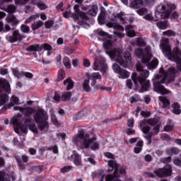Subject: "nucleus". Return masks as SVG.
<instances>
[{"label":"nucleus","instance_id":"obj_40","mask_svg":"<svg viewBox=\"0 0 181 181\" xmlns=\"http://www.w3.org/2000/svg\"><path fill=\"white\" fill-rule=\"evenodd\" d=\"M1 87L5 90L6 93H9L11 90V85L8 81H5L1 83Z\"/></svg>","mask_w":181,"mask_h":181},{"label":"nucleus","instance_id":"obj_63","mask_svg":"<svg viewBox=\"0 0 181 181\" xmlns=\"http://www.w3.org/2000/svg\"><path fill=\"white\" fill-rule=\"evenodd\" d=\"M44 45V50H47L49 52H52L53 50V47L52 45H49L48 43H45Z\"/></svg>","mask_w":181,"mask_h":181},{"label":"nucleus","instance_id":"obj_53","mask_svg":"<svg viewBox=\"0 0 181 181\" xmlns=\"http://www.w3.org/2000/svg\"><path fill=\"white\" fill-rule=\"evenodd\" d=\"M141 130L142 131L143 134L145 135H148L151 132V127L146 126L141 128Z\"/></svg>","mask_w":181,"mask_h":181},{"label":"nucleus","instance_id":"obj_35","mask_svg":"<svg viewBox=\"0 0 181 181\" xmlns=\"http://www.w3.org/2000/svg\"><path fill=\"white\" fill-rule=\"evenodd\" d=\"M66 77V72L64 71V69H59L58 71V76H57V81H62V80H64V78Z\"/></svg>","mask_w":181,"mask_h":181},{"label":"nucleus","instance_id":"obj_19","mask_svg":"<svg viewBox=\"0 0 181 181\" xmlns=\"http://www.w3.org/2000/svg\"><path fill=\"white\" fill-rule=\"evenodd\" d=\"M37 124L38 125V129L41 132H47V131H49V126L47 120Z\"/></svg>","mask_w":181,"mask_h":181},{"label":"nucleus","instance_id":"obj_57","mask_svg":"<svg viewBox=\"0 0 181 181\" xmlns=\"http://www.w3.org/2000/svg\"><path fill=\"white\" fill-rule=\"evenodd\" d=\"M124 59H126V60H131L132 59V57L131 56V53L128 51H125L123 54Z\"/></svg>","mask_w":181,"mask_h":181},{"label":"nucleus","instance_id":"obj_23","mask_svg":"<svg viewBox=\"0 0 181 181\" xmlns=\"http://www.w3.org/2000/svg\"><path fill=\"white\" fill-rule=\"evenodd\" d=\"M66 84V90L70 91L72 88H74V82L71 78L69 77L66 80L64 81V86Z\"/></svg>","mask_w":181,"mask_h":181},{"label":"nucleus","instance_id":"obj_15","mask_svg":"<svg viewBox=\"0 0 181 181\" xmlns=\"http://www.w3.org/2000/svg\"><path fill=\"white\" fill-rule=\"evenodd\" d=\"M148 125L153 127V132L156 133V135H158L160 132V123L159 119L157 118H150L147 119Z\"/></svg>","mask_w":181,"mask_h":181},{"label":"nucleus","instance_id":"obj_32","mask_svg":"<svg viewBox=\"0 0 181 181\" xmlns=\"http://www.w3.org/2000/svg\"><path fill=\"white\" fill-rule=\"evenodd\" d=\"M11 71L15 77L19 78L20 77H23V71H19L18 68H12Z\"/></svg>","mask_w":181,"mask_h":181},{"label":"nucleus","instance_id":"obj_11","mask_svg":"<svg viewBox=\"0 0 181 181\" xmlns=\"http://www.w3.org/2000/svg\"><path fill=\"white\" fill-rule=\"evenodd\" d=\"M26 36L21 34L19 30H15L13 31L12 35H8L6 37V40L10 42V43H16V42H22L23 39H25Z\"/></svg>","mask_w":181,"mask_h":181},{"label":"nucleus","instance_id":"obj_49","mask_svg":"<svg viewBox=\"0 0 181 181\" xmlns=\"http://www.w3.org/2000/svg\"><path fill=\"white\" fill-rule=\"evenodd\" d=\"M6 101H8V94H2L0 97V102L2 104V105H4V104H5Z\"/></svg>","mask_w":181,"mask_h":181},{"label":"nucleus","instance_id":"obj_17","mask_svg":"<svg viewBox=\"0 0 181 181\" xmlns=\"http://www.w3.org/2000/svg\"><path fill=\"white\" fill-rule=\"evenodd\" d=\"M15 158L20 168H23L25 166L23 163H28L29 162V157L25 155L22 156L21 158V156H16Z\"/></svg>","mask_w":181,"mask_h":181},{"label":"nucleus","instance_id":"obj_7","mask_svg":"<svg viewBox=\"0 0 181 181\" xmlns=\"http://www.w3.org/2000/svg\"><path fill=\"white\" fill-rule=\"evenodd\" d=\"M162 52L164 56L168 59V60H170L171 62H175V56L177 54V47H174L172 52V47H170L168 44H162Z\"/></svg>","mask_w":181,"mask_h":181},{"label":"nucleus","instance_id":"obj_52","mask_svg":"<svg viewBox=\"0 0 181 181\" xmlns=\"http://www.w3.org/2000/svg\"><path fill=\"white\" fill-rule=\"evenodd\" d=\"M122 16H124V12L121 11L120 13H117L115 16V19H117V18H118L120 22H125V18H124Z\"/></svg>","mask_w":181,"mask_h":181},{"label":"nucleus","instance_id":"obj_5","mask_svg":"<svg viewBox=\"0 0 181 181\" xmlns=\"http://www.w3.org/2000/svg\"><path fill=\"white\" fill-rule=\"evenodd\" d=\"M103 47L105 49V53L111 59H115L116 62L120 64V66H124L125 64V61L124 57H122V53L118 49H112V41L111 40H107L103 42Z\"/></svg>","mask_w":181,"mask_h":181},{"label":"nucleus","instance_id":"obj_36","mask_svg":"<svg viewBox=\"0 0 181 181\" xmlns=\"http://www.w3.org/2000/svg\"><path fill=\"white\" fill-rule=\"evenodd\" d=\"M28 128L30 131H31V132H33V134H39V130L37 129V127H36V124L35 122H30Z\"/></svg>","mask_w":181,"mask_h":181},{"label":"nucleus","instance_id":"obj_42","mask_svg":"<svg viewBox=\"0 0 181 181\" xmlns=\"http://www.w3.org/2000/svg\"><path fill=\"white\" fill-rule=\"evenodd\" d=\"M20 29L23 33H29L30 32V27L25 24L21 25Z\"/></svg>","mask_w":181,"mask_h":181},{"label":"nucleus","instance_id":"obj_4","mask_svg":"<svg viewBox=\"0 0 181 181\" xmlns=\"http://www.w3.org/2000/svg\"><path fill=\"white\" fill-rule=\"evenodd\" d=\"M135 54L139 57V59H141L144 64H147V67L150 70H152V69H156L159 64V60L156 59H154L151 62L152 54H151V52L148 50L145 52L144 49L138 48L135 51Z\"/></svg>","mask_w":181,"mask_h":181},{"label":"nucleus","instance_id":"obj_33","mask_svg":"<svg viewBox=\"0 0 181 181\" xmlns=\"http://www.w3.org/2000/svg\"><path fill=\"white\" fill-rule=\"evenodd\" d=\"M99 25H105V12H102L98 17Z\"/></svg>","mask_w":181,"mask_h":181},{"label":"nucleus","instance_id":"obj_14","mask_svg":"<svg viewBox=\"0 0 181 181\" xmlns=\"http://www.w3.org/2000/svg\"><path fill=\"white\" fill-rule=\"evenodd\" d=\"M33 118L36 124L43 122L44 121H47V116L46 115V112H45L43 109L37 110L34 114Z\"/></svg>","mask_w":181,"mask_h":181},{"label":"nucleus","instance_id":"obj_62","mask_svg":"<svg viewBox=\"0 0 181 181\" xmlns=\"http://www.w3.org/2000/svg\"><path fill=\"white\" fill-rule=\"evenodd\" d=\"M130 103L131 104H134V103H138V101H142V99H140L139 98H135L134 96H132L130 98Z\"/></svg>","mask_w":181,"mask_h":181},{"label":"nucleus","instance_id":"obj_38","mask_svg":"<svg viewBox=\"0 0 181 181\" xmlns=\"http://www.w3.org/2000/svg\"><path fill=\"white\" fill-rule=\"evenodd\" d=\"M39 15L38 14H35V15H32L30 16L28 19H26L25 21V25H28L29 23H31L32 22H33V21H36L37 18H39Z\"/></svg>","mask_w":181,"mask_h":181},{"label":"nucleus","instance_id":"obj_41","mask_svg":"<svg viewBox=\"0 0 181 181\" xmlns=\"http://www.w3.org/2000/svg\"><path fill=\"white\" fill-rule=\"evenodd\" d=\"M63 63H64V66H65L66 69H71V64L70 63V58H69V57H65L64 58Z\"/></svg>","mask_w":181,"mask_h":181},{"label":"nucleus","instance_id":"obj_48","mask_svg":"<svg viewBox=\"0 0 181 181\" xmlns=\"http://www.w3.org/2000/svg\"><path fill=\"white\" fill-rule=\"evenodd\" d=\"M180 150L176 147H173L170 149V155H179Z\"/></svg>","mask_w":181,"mask_h":181},{"label":"nucleus","instance_id":"obj_64","mask_svg":"<svg viewBox=\"0 0 181 181\" xmlns=\"http://www.w3.org/2000/svg\"><path fill=\"white\" fill-rule=\"evenodd\" d=\"M127 35L129 37H135L136 36V33L134 30H129L127 33Z\"/></svg>","mask_w":181,"mask_h":181},{"label":"nucleus","instance_id":"obj_45","mask_svg":"<svg viewBox=\"0 0 181 181\" xmlns=\"http://www.w3.org/2000/svg\"><path fill=\"white\" fill-rule=\"evenodd\" d=\"M163 35L164 36H173V37H175V36H176V32H175L172 30H168L166 31H164L163 33Z\"/></svg>","mask_w":181,"mask_h":181},{"label":"nucleus","instance_id":"obj_6","mask_svg":"<svg viewBox=\"0 0 181 181\" xmlns=\"http://www.w3.org/2000/svg\"><path fill=\"white\" fill-rule=\"evenodd\" d=\"M107 165L109 168H111L107 170L108 173L112 172V170H115V171H114V175L111 174H108L106 176V178H105L106 181L119 180L118 177H119L120 176H122V175H125V169L122 166H120L119 165H118L117 161L110 160L108 161Z\"/></svg>","mask_w":181,"mask_h":181},{"label":"nucleus","instance_id":"obj_9","mask_svg":"<svg viewBox=\"0 0 181 181\" xmlns=\"http://www.w3.org/2000/svg\"><path fill=\"white\" fill-rule=\"evenodd\" d=\"M11 124L13 125L14 132L16 134H21V132L23 134H28V131H29V126L21 123L19 122V119L16 117H13L11 120Z\"/></svg>","mask_w":181,"mask_h":181},{"label":"nucleus","instance_id":"obj_31","mask_svg":"<svg viewBox=\"0 0 181 181\" xmlns=\"http://www.w3.org/2000/svg\"><path fill=\"white\" fill-rule=\"evenodd\" d=\"M70 98H71V92H65L61 96V101H70Z\"/></svg>","mask_w":181,"mask_h":181},{"label":"nucleus","instance_id":"obj_54","mask_svg":"<svg viewBox=\"0 0 181 181\" xmlns=\"http://www.w3.org/2000/svg\"><path fill=\"white\" fill-rule=\"evenodd\" d=\"M7 9L9 13H15V12H16V7L15 5H8Z\"/></svg>","mask_w":181,"mask_h":181},{"label":"nucleus","instance_id":"obj_61","mask_svg":"<svg viewBox=\"0 0 181 181\" xmlns=\"http://www.w3.org/2000/svg\"><path fill=\"white\" fill-rule=\"evenodd\" d=\"M152 113H151V112H146L142 110L141 112V117H144V118H149V117H151Z\"/></svg>","mask_w":181,"mask_h":181},{"label":"nucleus","instance_id":"obj_47","mask_svg":"<svg viewBox=\"0 0 181 181\" xmlns=\"http://www.w3.org/2000/svg\"><path fill=\"white\" fill-rule=\"evenodd\" d=\"M37 6L40 9V11H45L48 8L47 5L45 4L43 1H42V0L41 1H40V4H38Z\"/></svg>","mask_w":181,"mask_h":181},{"label":"nucleus","instance_id":"obj_2","mask_svg":"<svg viewBox=\"0 0 181 181\" xmlns=\"http://www.w3.org/2000/svg\"><path fill=\"white\" fill-rule=\"evenodd\" d=\"M176 6L173 4H168L167 6L164 4H160L157 6L155 12L156 19H178L180 15L176 11Z\"/></svg>","mask_w":181,"mask_h":181},{"label":"nucleus","instance_id":"obj_30","mask_svg":"<svg viewBox=\"0 0 181 181\" xmlns=\"http://www.w3.org/2000/svg\"><path fill=\"white\" fill-rule=\"evenodd\" d=\"M8 23H11V26H16L19 23V20L16 19L15 15H13L8 18Z\"/></svg>","mask_w":181,"mask_h":181},{"label":"nucleus","instance_id":"obj_29","mask_svg":"<svg viewBox=\"0 0 181 181\" xmlns=\"http://www.w3.org/2000/svg\"><path fill=\"white\" fill-rule=\"evenodd\" d=\"M37 49H39V44L31 45L28 46L25 50L26 52H30L32 54H36L37 52Z\"/></svg>","mask_w":181,"mask_h":181},{"label":"nucleus","instance_id":"obj_12","mask_svg":"<svg viewBox=\"0 0 181 181\" xmlns=\"http://www.w3.org/2000/svg\"><path fill=\"white\" fill-rule=\"evenodd\" d=\"M93 69L100 70L103 74H105L107 72V63L105 62V59L103 58H100L95 60Z\"/></svg>","mask_w":181,"mask_h":181},{"label":"nucleus","instance_id":"obj_25","mask_svg":"<svg viewBox=\"0 0 181 181\" xmlns=\"http://www.w3.org/2000/svg\"><path fill=\"white\" fill-rule=\"evenodd\" d=\"M43 25H45V23L40 20L37 21H34L33 23L31 25V29L33 32H35V30L40 29V28H42Z\"/></svg>","mask_w":181,"mask_h":181},{"label":"nucleus","instance_id":"obj_13","mask_svg":"<svg viewBox=\"0 0 181 181\" xmlns=\"http://www.w3.org/2000/svg\"><path fill=\"white\" fill-rule=\"evenodd\" d=\"M112 69L115 73L119 74V78H128L129 77V72L125 69H122L118 64H113Z\"/></svg>","mask_w":181,"mask_h":181},{"label":"nucleus","instance_id":"obj_26","mask_svg":"<svg viewBox=\"0 0 181 181\" xmlns=\"http://www.w3.org/2000/svg\"><path fill=\"white\" fill-rule=\"evenodd\" d=\"M173 113L176 115H180L181 110H180V104L179 103L175 102L172 105Z\"/></svg>","mask_w":181,"mask_h":181},{"label":"nucleus","instance_id":"obj_16","mask_svg":"<svg viewBox=\"0 0 181 181\" xmlns=\"http://www.w3.org/2000/svg\"><path fill=\"white\" fill-rule=\"evenodd\" d=\"M153 91H155L156 93H158L162 95H165L170 93V90L166 89L165 86L160 84V83L154 81L153 82Z\"/></svg>","mask_w":181,"mask_h":181},{"label":"nucleus","instance_id":"obj_56","mask_svg":"<svg viewBox=\"0 0 181 181\" xmlns=\"http://www.w3.org/2000/svg\"><path fill=\"white\" fill-rule=\"evenodd\" d=\"M71 170V166L66 165L64 166L63 168L61 169L62 173H67V172H70Z\"/></svg>","mask_w":181,"mask_h":181},{"label":"nucleus","instance_id":"obj_18","mask_svg":"<svg viewBox=\"0 0 181 181\" xmlns=\"http://www.w3.org/2000/svg\"><path fill=\"white\" fill-rule=\"evenodd\" d=\"M144 0H132L130 6L133 9H139L144 6Z\"/></svg>","mask_w":181,"mask_h":181},{"label":"nucleus","instance_id":"obj_20","mask_svg":"<svg viewBox=\"0 0 181 181\" xmlns=\"http://www.w3.org/2000/svg\"><path fill=\"white\" fill-rule=\"evenodd\" d=\"M178 52L177 54H175V62L177 64V69L179 70V71H181V50L179 49V47H177Z\"/></svg>","mask_w":181,"mask_h":181},{"label":"nucleus","instance_id":"obj_51","mask_svg":"<svg viewBox=\"0 0 181 181\" xmlns=\"http://www.w3.org/2000/svg\"><path fill=\"white\" fill-rule=\"evenodd\" d=\"M137 13L140 15V16H144L145 13H148V9L141 7L137 10Z\"/></svg>","mask_w":181,"mask_h":181},{"label":"nucleus","instance_id":"obj_39","mask_svg":"<svg viewBox=\"0 0 181 181\" xmlns=\"http://www.w3.org/2000/svg\"><path fill=\"white\" fill-rule=\"evenodd\" d=\"M156 135V133L153 132H151L150 133H148V134H147L145 138L147 141V144L148 145H151L152 144V137Z\"/></svg>","mask_w":181,"mask_h":181},{"label":"nucleus","instance_id":"obj_34","mask_svg":"<svg viewBox=\"0 0 181 181\" xmlns=\"http://www.w3.org/2000/svg\"><path fill=\"white\" fill-rule=\"evenodd\" d=\"M88 78H89V80H95L97 81V80H101V75L99 72H93Z\"/></svg>","mask_w":181,"mask_h":181},{"label":"nucleus","instance_id":"obj_60","mask_svg":"<svg viewBox=\"0 0 181 181\" xmlns=\"http://www.w3.org/2000/svg\"><path fill=\"white\" fill-rule=\"evenodd\" d=\"M90 149L92 151H97L98 149H100V144L98 142H95L91 146Z\"/></svg>","mask_w":181,"mask_h":181},{"label":"nucleus","instance_id":"obj_27","mask_svg":"<svg viewBox=\"0 0 181 181\" xmlns=\"http://www.w3.org/2000/svg\"><path fill=\"white\" fill-rule=\"evenodd\" d=\"M82 87L85 93H90V91H91V88L90 87V78L84 80Z\"/></svg>","mask_w":181,"mask_h":181},{"label":"nucleus","instance_id":"obj_21","mask_svg":"<svg viewBox=\"0 0 181 181\" xmlns=\"http://www.w3.org/2000/svg\"><path fill=\"white\" fill-rule=\"evenodd\" d=\"M158 100L163 103V108H167V109L170 108V100L166 98V97L159 96Z\"/></svg>","mask_w":181,"mask_h":181},{"label":"nucleus","instance_id":"obj_55","mask_svg":"<svg viewBox=\"0 0 181 181\" xmlns=\"http://www.w3.org/2000/svg\"><path fill=\"white\" fill-rule=\"evenodd\" d=\"M30 0H14L16 5H26Z\"/></svg>","mask_w":181,"mask_h":181},{"label":"nucleus","instance_id":"obj_58","mask_svg":"<svg viewBox=\"0 0 181 181\" xmlns=\"http://www.w3.org/2000/svg\"><path fill=\"white\" fill-rule=\"evenodd\" d=\"M104 155L107 159H115V156L112 153L105 152L104 153Z\"/></svg>","mask_w":181,"mask_h":181},{"label":"nucleus","instance_id":"obj_50","mask_svg":"<svg viewBox=\"0 0 181 181\" xmlns=\"http://www.w3.org/2000/svg\"><path fill=\"white\" fill-rule=\"evenodd\" d=\"M53 25H54V21L52 20L47 21L45 23V26L46 29H50Z\"/></svg>","mask_w":181,"mask_h":181},{"label":"nucleus","instance_id":"obj_8","mask_svg":"<svg viewBox=\"0 0 181 181\" xmlns=\"http://www.w3.org/2000/svg\"><path fill=\"white\" fill-rule=\"evenodd\" d=\"M157 177H170L173 173V168L170 164H166L163 168L154 170Z\"/></svg>","mask_w":181,"mask_h":181},{"label":"nucleus","instance_id":"obj_44","mask_svg":"<svg viewBox=\"0 0 181 181\" xmlns=\"http://www.w3.org/2000/svg\"><path fill=\"white\" fill-rule=\"evenodd\" d=\"M0 181H11L9 175H5V173L0 172Z\"/></svg>","mask_w":181,"mask_h":181},{"label":"nucleus","instance_id":"obj_10","mask_svg":"<svg viewBox=\"0 0 181 181\" xmlns=\"http://www.w3.org/2000/svg\"><path fill=\"white\" fill-rule=\"evenodd\" d=\"M14 110H18L20 112L24 114V123L28 124L32 122V117H30L31 114H33V109L32 107H15Z\"/></svg>","mask_w":181,"mask_h":181},{"label":"nucleus","instance_id":"obj_43","mask_svg":"<svg viewBox=\"0 0 181 181\" xmlns=\"http://www.w3.org/2000/svg\"><path fill=\"white\" fill-rule=\"evenodd\" d=\"M43 165H34L32 167V170L33 172H37L38 173H40V172H43Z\"/></svg>","mask_w":181,"mask_h":181},{"label":"nucleus","instance_id":"obj_1","mask_svg":"<svg viewBox=\"0 0 181 181\" xmlns=\"http://www.w3.org/2000/svg\"><path fill=\"white\" fill-rule=\"evenodd\" d=\"M74 12L71 13L72 19L76 22L78 21V25L80 26H87V28H90V24L88 23V21H90V18L88 15L91 16H97V12H98V6L97 5H93L91 8L88 11L87 13L84 11H81L80 10V5L76 4L74 6Z\"/></svg>","mask_w":181,"mask_h":181},{"label":"nucleus","instance_id":"obj_59","mask_svg":"<svg viewBox=\"0 0 181 181\" xmlns=\"http://www.w3.org/2000/svg\"><path fill=\"white\" fill-rule=\"evenodd\" d=\"M136 71H139V73L145 70L144 69V66L141 63H137L136 64Z\"/></svg>","mask_w":181,"mask_h":181},{"label":"nucleus","instance_id":"obj_46","mask_svg":"<svg viewBox=\"0 0 181 181\" xmlns=\"http://www.w3.org/2000/svg\"><path fill=\"white\" fill-rule=\"evenodd\" d=\"M19 98L16 95H13L11 97V105H19Z\"/></svg>","mask_w":181,"mask_h":181},{"label":"nucleus","instance_id":"obj_22","mask_svg":"<svg viewBox=\"0 0 181 181\" xmlns=\"http://www.w3.org/2000/svg\"><path fill=\"white\" fill-rule=\"evenodd\" d=\"M71 159H74V163L76 166H81V156L78 153H74L71 156Z\"/></svg>","mask_w":181,"mask_h":181},{"label":"nucleus","instance_id":"obj_28","mask_svg":"<svg viewBox=\"0 0 181 181\" xmlns=\"http://www.w3.org/2000/svg\"><path fill=\"white\" fill-rule=\"evenodd\" d=\"M176 73H177V69L173 66H171L165 72V77H175V74H176Z\"/></svg>","mask_w":181,"mask_h":181},{"label":"nucleus","instance_id":"obj_37","mask_svg":"<svg viewBox=\"0 0 181 181\" xmlns=\"http://www.w3.org/2000/svg\"><path fill=\"white\" fill-rule=\"evenodd\" d=\"M157 26L161 30H165V29H168V21H159L157 23Z\"/></svg>","mask_w":181,"mask_h":181},{"label":"nucleus","instance_id":"obj_24","mask_svg":"<svg viewBox=\"0 0 181 181\" xmlns=\"http://www.w3.org/2000/svg\"><path fill=\"white\" fill-rule=\"evenodd\" d=\"M96 139L97 138L95 137H92L89 139H84L82 143L83 149H88V148H90V145H91V144H93V142H94V141H95Z\"/></svg>","mask_w":181,"mask_h":181},{"label":"nucleus","instance_id":"obj_3","mask_svg":"<svg viewBox=\"0 0 181 181\" xmlns=\"http://www.w3.org/2000/svg\"><path fill=\"white\" fill-rule=\"evenodd\" d=\"M149 77V71L144 69L141 71L138 76L136 72H134L132 75V78L135 86V90H138L141 87V91H148L151 87V81L146 80Z\"/></svg>","mask_w":181,"mask_h":181}]
</instances>
